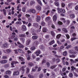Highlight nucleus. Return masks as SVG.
Listing matches in <instances>:
<instances>
[{"instance_id":"nucleus-40","label":"nucleus","mask_w":78,"mask_h":78,"mask_svg":"<svg viewBox=\"0 0 78 78\" xmlns=\"http://www.w3.org/2000/svg\"><path fill=\"white\" fill-rule=\"evenodd\" d=\"M26 7H23L22 10L23 12H26Z\"/></svg>"},{"instance_id":"nucleus-11","label":"nucleus","mask_w":78,"mask_h":78,"mask_svg":"<svg viewBox=\"0 0 78 78\" xmlns=\"http://www.w3.org/2000/svg\"><path fill=\"white\" fill-rule=\"evenodd\" d=\"M6 28H10V31H12V29H13L14 30H15V27H13L12 28V27L11 26H10L9 25H8L6 26Z\"/></svg>"},{"instance_id":"nucleus-26","label":"nucleus","mask_w":78,"mask_h":78,"mask_svg":"<svg viewBox=\"0 0 78 78\" xmlns=\"http://www.w3.org/2000/svg\"><path fill=\"white\" fill-rule=\"evenodd\" d=\"M71 68L72 69H71V70L72 71H73L76 70V68L73 67V66H71Z\"/></svg>"},{"instance_id":"nucleus-48","label":"nucleus","mask_w":78,"mask_h":78,"mask_svg":"<svg viewBox=\"0 0 78 78\" xmlns=\"http://www.w3.org/2000/svg\"><path fill=\"white\" fill-rule=\"evenodd\" d=\"M36 21L37 22H39V16H37V17H36Z\"/></svg>"},{"instance_id":"nucleus-33","label":"nucleus","mask_w":78,"mask_h":78,"mask_svg":"<svg viewBox=\"0 0 78 78\" xmlns=\"http://www.w3.org/2000/svg\"><path fill=\"white\" fill-rule=\"evenodd\" d=\"M60 37H61V34H58L57 35V36H56V38L59 39V38H60Z\"/></svg>"},{"instance_id":"nucleus-37","label":"nucleus","mask_w":78,"mask_h":78,"mask_svg":"<svg viewBox=\"0 0 78 78\" xmlns=\"http://www.w3.org/2000/svg\"><path fill=\"white\" fill-rule=\"evenodd\" d=\"M28 77L29 78H34V76H32V75L30 74L28 75Z\"/></svg>"},{"instance_id":"nucleus-17","label":"nucleus","mask_w":78,"mask_h":78,"mask_svg":"<svg viewBox=\"0 0 78 78\" xmlns=\"http://www.w3.org/2000/svg\"><path fill=\"white\" fill-rule=\"evenodd\" d=\"M0 63H1V64H2L6 63H7V60H1L0 62Z\"/></svg>"},{"instance_id":"nucleus-54","label":"nucleus","mask_w":78,"mask_h":78,"mask_svg":"<svg viewBox=\"0 0 78 78\" xmlns=\"http://www.w3.org/2000/svg\"><path fill=\"white\" fill-rule=\"evenodd\" d=\"M35 47H31V49H30V50H31V51H33L34 50H35Z\"/></svg>"},{"instance_id":"nucleus-16","label":"nucleus","mask_w":78,"mask_h":78,"mask_svg":"<svg viewBox=\"0 0 78 78\" xmlns=\"http://www.w3.org/2000/svg\"><path fill=\"white\" fill-rule=\"evenodd\" d=\"M33 26L35 28H37L39 27L38 26V24L36 23H33Z\"/></svg>"},{"instance_id":"nucleus-28","label":"nucleus","mask_w":78,"mask_h":78,"mask_svg":"<svg viewBox=\"0 0 78 78\" xmlns=\"http://www.w3.org/2000/svg\"><path fill=\"white\" fill-rule=\"evenodd\" d=\"M37 45H38V42L37 41L34 42V43H33V46H36Z\"/></svg>"},{"instance_id":"nucleus-52","label":"nucleus","mask_w":78,"mask_h":78,"mask_svg":"<svg viewBox=\"0 0 78 78\" xmlns=\"http://www.w3.org/2000/svg\"><path fill=\"white\" fill-rule=\"evenodd\" d=\"M70 61H71V62L72 63H76V61L73 60L72 59H71V60H70Z\"/></svg>"},{"instance_id":"nucleus-47","label":"nucleus","mask_w":78,"mask_h":78,"mask_svg":"<svg viewBox=\"0 0 78 78\" xmlns=\"http://www.w3.org/2000/svg\"><path fill=\"white\" fill-rule=\"evenodd\" d=\"M26 70H27L26 71V73L28 74V73H29V71L30 69H29V68H26Z\"/></svg>"},{"instance_id":"nucleus-62","label":"nucleus","mask_w":78,"mask_h":78,"mask_svg":"<svg viewBox=\"0 0 78 78\" xmlns=\"http://www.w3.org/2000/svg\"><path fill=\"white\" fill-rule=\"evenodd\" d=\"M19 59H21V61H23V58L21 57H19Z\"/></svg>"},{"instance_id":"nucleus-34","label":"nucleus","mask_w":78,"mask_h":78,"mask_svg":"<svg viewBox=\"0 0 78 78\" xmlns=\"http://www.w3.org/2000/svg\"><path fill=\"white\" fill-rule=\"evenodd\" d=\"M19 37H24V34H20L19 35Z\"/></svg>"},{"instance_id":"nucleus-12","label":"nucleus","mask_w":78,"mask_h":78,"mask_svg":"<svg viewBox=\"0 0 78 78\" xmlns=\"http://www.w3.org/2000/svg\"><path fill=\"white\" fill-rule=\"evenodd\" d=\"M3 48H8V44L5 43L4 44H3Z\"/></svg>"},{"instance_id":"nucleus-45","label":"nucleus","mask_w":78,"mask_h":78,"mask_svg":"<svg viewBox=\"0 0 78 78\" xmlns=\"http://www.w3.org/2000/svg\"><path fill=\"white\" fill-rule=\"evenodd\" d=\"M58 23V25H62V22H61V21H58V23Z\"/></svg>"},{"instance_id":"nucleus-39","label":"nucleus","mask_w":78,"mask_h":78,"mask_svg":"<svg viewBox=\"0 0 78 78\" xmlns=\"http://www.w3.org/2000/svg\"><path fill=\"white\" fill-rule=\"evenodd\" d=\"M26 57H27V60H30V55L27 54L26 55Z\"/></svg>"},{"instance_id":"nucleus-14","label":"nucleus","mask_w":78,"mask_h":78,"mask_svg":"<svg viewBox=\"0 0 78 78\" xmlns=\"http://www.w3.org/2000/svg\"><path fill=\"white\" fill-rule=\"evenodd\" d=\"M26 66H23L21 68V70H22V72H23L22 74H23V72H24V69L25 68H26Z\"/></svg>"},{"instance_id":"nucleus-61","label":"nucleus","mask_w":78,"mask_h":78,"mask_svg":"<svg viewBox=\"0 0 78 78\" xmlns=\"http://www.w3.org/2000/svg\"><path fill=\"white\" fill-rule=\"evenodd\" d=\"M76 39V37H73L72 38V39H71V40L72 41H73V40H75Z\"/></svg>"},{"instance_id":"nucleus-35","label":"nucleus","mask_w":78,"mask_h":78,"mask_svg":"<svg viewBox=\"0 0 78 78\" xmlns=\"http://www.w3.org/2000/svg\"><path fill=\"white\" fill-rule=\"evenodd\" d=\"M69 16H70L71 18L72 19H73V18H75V15H73V14H72L69 15Z\"/></svg>"},{"instance_id":"nucleus-5","label":"nucleus","mask_w":78,"mask_h":78,"mask_svg":"<svg viewBox=\"0 0 78 78\" xmlns=\"http://www.w3.org/2000/svg\"><path fill=\"white\" fill-rule=\"evenodd\" d=\"M37 69V71L39 72V67H37V66H35L34 68H32V71H36V69Z\"/></svg>"},{"instance_id":"nucleus-58","label":"nucleus","mask_w":78,"mask_h":78,"mask_svg":"<svg viewBox=\"0 0 78 78\" xmlns=\"http://www.w3.org/2000/svg\"><path fill=\"white\" fill-rule=\"evenodd\" d=\"M47 66L48 67H50V63L47 62Z\"/></svg>"},{"instance_id":"nucleus-21","label":"nucleus","mask_w":78,"mask_h":78,"mask_svg":"<svg viewBox=\"0 0 78 78\" xmlns=\"http://www.w3.org/2000/svg\"><path fill=\"white\" fill-rule=\"evenodd\" d=\"M54 43H55V41H54V40H52L51 41V42L49 43V44L50 45H51L53 44H54Z\"/></svg>"},{"instance_id":"nucleus-42","label":"nucleus","mask_w":78,"mask_h":78,"mask_svg":"<svg viewBox=\"0 0 78 78\" xmlns=\"http://www.w3.org/2000/svg\"><path fill=\"white\" fill-rule=\"evenodd\" d=\"M66 46V48H67V49H68V48H71V45H67L66 46Z\"/></svg>"},{"instance_id":"nucleus-6","label":"nucleus","mask_w":78,"mask_h":78,"mask_svg":"<svg viewBox=\"0 0 78 78\" xmlns=\"http://www.w3.org/2000/svg\"><path fill=\"white\" fill-rule=\"evenodd\" d=\"M17 63H18V62L15 61H13L12 62L11 66H12V68L14 67V66H13V65H14V64H16Z\"/></svg>"},{"instance_id":"nucleus-36","label":"nucleus","mask_w":78,"mask_h":78,"mask_svg":"<svg viewBox=\"0 0 78 78\" xmlns=\"http://www.w3.org/2000/svg\"><path fill=\"white\" fill-rule=\"evenodd\" d=\"M31 41L30 40H27V41L26 42V44H27V45H29V44L30 43V42Z\"/></svg>"},{"instance_id":"nucleus-4","label":"nucleus","mask_w":78,"mask_h":78,"mask_svg":"<svg viewBox=\"0 0 78 78\" xmlns=\"http://www.w3.org/2000/svg\"><path fill=\"white\" fill-rule=\"evenodd\" d=\"M38 32H39V30H32V32H33V33H32V35H36V33H37Z\"/></svg>"},{"instance_id":"nucleus-49","label":"nucleus","mask_w":78,"mask_h":78,"mask_svg":"<svg viewBox=\"0 0 78 78\" xmlns=\"http://www.w3.org/2000/svg\"><path fill=\"white\" fill-rule=\"evenodd\" d=\"M69 76L71 78L73 77V73H69Z\"/></svg>"},{"instance_id":"nucleus-24","label":"nucleus","mask_w":78,"mask_h":78,"mask_svg":"<svg viewBox=\"0 0 78 78\" xmlns=\"http://www.w3.org/2000/svg\"><path fill=\"white\" fill-rule=\"evenodd\" d=\"M73 50H69V53H71V54H76V53L75 52H73Z\"/></svg>"},{"instance_id":"nucleus-60","label":"nucleus","mask_w":78,"mask_h":78,"mask_svg":"<svg viewBox=\"0 0 78 78\" xmlns=\"http://www.w3.org/2000/svg\"><path fill=\"white\" fill-rule=\"evenodd\" d=\"M65 5V4H64V3L63 2H62L61 3V6L62 7H64V6Z\"/></svg>"},{"instance_id":"nucleus-20","label":"nucleus","mask_w":78,"mask_h":78,"mask_svg":"<svg viewBox=\"0 0 78 78\" xmlns=\"http://www.w3.org/2000/svg\"><path fill=\"white\" fill-rule=\"evenodd\" d=\"M5 74H6L9 75V76H10V75L11 74V71H6V72H5Z\"/></svg>"},{"instance_id":"nucleus-63","label":"nucleus","mask_w":78,"mask_h":78,"mask_svg":"<svg viewBox=\"0 0 78 78\" xmlns=\"http://www.w3.org/2000/svg\"><path fill=\"white\" fill-rule=\"evenodd\" d=\"M50 13V10H48L47 12H46V15H48V13Z\"/></svg>"},{"instance_id":"nucleus-23","label":"nucleus","mask_w":78,"mask_h":78,"mask_svg":"<svg viewBox=\"0 0 78 78\" xmlns=\"http://www.w3.org/2000/svg\"><path fill=\"white\" fill-rule=\"evenodd\" d=\"M56 67H57V65H53L51 66V67H50V68H51V69H53L56 68Z\"/></svg>"},{"instance_id":"nucleus-29","label":"nucleus","mask_w":78,"mask_h":78,"mask_svg":"<svg viewBox=\"0 0 78 78\" xmlns=\"http://www.w3.org/2000/svg\"><path fill=\"white\" fill-rule=\"evenodd\" d=\"M62 31L64 32L65 33H67V30H66V29L65 28L62 29Z\"/></svg>"},{"instance_id":"nucleus-31","label":"nucleus","mask_w":78,"mask_h":78,"mask_svg":"<svg viewBox=\"0 0 78 78\" xmlns=\"http://www.w3.org/2000/svg\"><path fill=\"white\" fill-rule=\"evenodd\" d=\"M37 38V36H32V39H33V40L36 39Z\"/></svg>"},{"instance_id":"nucleus-1","label":"nucleus","mask_w":78,"mask_h":78,"mask_svg":"<svg viewBox=\"0 0 78 78\" xmlns=\"http://www.w3.org/2000/svg\"><path fill=\"white\" fill-rule=\"evenodd\" d=\"M14 53L15 54H18V53H21V54H23V50L22 49H19L17 50H14Z\"/></svg>"},{"instance_id":"nucleus-19","label":"nucleus","mask_w":78,"mask_h":78,"mask_svg":"<svg viewBox=\"0 0 78 78\" xmlns=\"http://www.w3.org/2000/svg\"><path fill=\"white\" fill-rule=\"evenodd\" d=\"M52 60L53 62H55V60H56V61H57V62H60V59L58 58H57V59H55V58H53Z\"/></svg>"},{"instance_id":"nucleus-27","label":"nucleus","mask_w":78,"mask_h":78,"mask_svg":"<svg viewBox=\"0 0 78 78\" xmlns=\"http://www.w3.org/2000/svg\"><path fill=\"white\" fill-rule=\"evenodd\" d=\"M55 33H54V31H51V35H52V36L53 37H55Z\"/></svg>"},{"instance_id":"nucleus-25","label":"nucleus","mask_w":78,"mask_h":78,"mask_svg":"<svg viewBox=\"0 0 78 78\" xmlns=\"http://www.w3.org/2000/svg\"><path fill=\"white\" fill-rule=\"evenodd\" d=\"M55 5H56L57 7H59V3L58 2H57V1H55V2L54 3Z\"/></svg>"},{"instance_id":"nucleus-51","label":"nucleus","mask_w":78,"mask_h":78,"mask_svg":"<svg viewBox=\"0 0 78 78\" xmlns=\"http://www.w3.org/2000/svg\"><path fill=\"white\" fill-rule=\"evenodd\" d=\"M44 25H45V23L43 21L41 22V26H44Z\"/></svg>"},{"instance_id":"nucleus-43","label":"nucleus","mask_w":78,"mask_h":78,"mask_svg":"<svg viewBox=\"0 0 78 78\" xmlns=\"http://www.w3.org/2000/svg\"><path fill=\"white\" fill-rule=\"evenodd\" d=\"M76 57V56H75V55H69V57L71 58H75Z\"/></svg>"},{"instance_id":"nucleus-53","label":"nucleus","mask_w":78,"mask_h":78,"mask_svg":"<svg viewBox=\"0 0 78 78\" xmlns=\"http://www.w3.org/2000/svg\"><path fill=\"white\" fill-rule=\"evenodd\" d=\"M66 55H67V53H66V51L64 52L63 53V56H66Z\"/></svg>"},{"instance_id":"nucleus-8","label":"nucleus","mask_w":78,"mask_h":78,"mask_svg":"<svg viewBox=\"0 0 78 78\" xmlns=\"http://www.w3.org/2000/svg\"><path fill=\"white\" fill-rule=\"evenodd\" d=\"M51 20V18L50 17H48L46 18L45 19V20H46V22L48 23L50 22V20Z\"/></svg>"},{"instance_id":"nucleus-3","label":"nucleus","mask_w":78,"mask_h":78,"mask_svg":"<svg viewBox=\"0 0 78 78\" xmlns=\"http://www.w3.org/2000/svg\"><path fill=\"white\" fill-rule=\"evenodd\" d=\"M11 35H11V39H14V41H17V38L15 37V35H16V34H15V33H12V34H11Z\"/></svg>"},{"instance_id":"nucleus-13","label":"nucleus","mask_w":78,"mask_h":78,"mask_svg":"<svg viewBox=\"0 0 78 78\" xmlns=\"http://www.w3.org/2000/svg\"><path fill=\"white\" fill-rule=\"evenodd\" d=\"M19 74V72L18 71H14V73H13V75L17 76Z\"/></svg>"},{"instance_id":"nucleus-59","label":"nucleus","mask_w":78,"mask_h":78,"mask_svg":"<svg viewBox=\"0 0 78 78\" xmlns=\"http://www.w3.org/2000/svg\"><path fill=\"white\" fill-rule=\"evenodd\" d=\"M65 23H66V24L68 25L69 24V23H70V21H69V20H66V22Z\"/></svg>"},{"instance_id":"nucleus-55","label":"nucleus","mask_w":78,"mask_h":78,"mask_svg":"<svg viewBox=\"0 0 78 78\" xmlns=\"http://www.w3.org/2000/svg\"><path fill=\"white\" fill-rule=\"evenodd\" d=\"M35 2H34V1H31V2L30 3V4H31V5L34 4H35Z\"/></svg>"},{"instance_id":"nucleus-10","label":"nucleus","mask_w":78,"mask_h":78,"mask_svg":"<svg viewBox=\"0 0 78 78\" xmlns=\"http://www.w3.org/2000/svg\"><path fill=\"white\" fill-rule=\"evenodd\" d=\"M35 12H36V11H35V10L34 9H31L29 10V12L34 13H35Z\"/></svg>"},{"instance_id":"nucleus-64","label":"nucleus","mask_w":78,"mask_h":78,"mask_svg":"<svg viewBox=\"0 0 78 78\" xmlns=\"http://www.w3.org/2000/svg\"><path fill=\"white\" fill-rule=\"evenodd\" d=\"M4 78H9V76H8V75H5L4 76Z\"/></svg>"},{"instance_id":"nucleus-9","label":"nucleus","mask_w":78,"mask_h":78,"mask_svg":"<svg viewBox=\"0 0 78 78\" xmlns=\"http://www.w3.org/2000/svg\"><path fill=\"white\" fill-rule=\"evenodd\" d=\"M57 20V16L55 15H54V16H53V21L54 22H56V20Z\"/></svg>"},{"instance_id":"nucleus-30","label":"nucleus","mask_w":78,"mask_h":78,"mask_svg":"<svg viewBox=\"0 0 78 78\" xmlns=\"http://www.w3.org/2000/svg\"><path fill=\"white\" fill-rule=\"evenodd\" d=\"M20 39L21 40V41H22L23 43L24 42V39L23 38H20Z\"/></svg>"},{"instance_id":"nucleus-22","label":"nucleus","mask_w":78,"mask_h":78,"mask_svg":"<svg viewBox=\"0 0 78 78\" xmlns=\"http://www.w3.org/2000/svg\"><path fill=\"white\" fill-rule=\"evenodd\" d=\"M48 31V30L46 29V28L45 27H44V28H42V32H45L46 31Z\"/></svg>"},{"instance_id":"nucleus-15","label":"nucleus","mask_w":78,"mask_h":78,"mask_svg":"<svg viewBox=\"0 0 78 78\" xmlns=\"http://www.w3.org/2000/svg\"><path fill=\"white\" fill-rule=\"evenodd\" d=\"M26 26H24V25H23V26H22V30L24 31H26Z\"/></svg>"},{"instance_id":"nucleus-2","label":"nucleus","mask_w":78,"mask_h":78,"mask_svg":"<svg viewBox=\"0 0 78 78\" xmlns=\"http://www.w3.org/2000/svg\"><path fill=\"white\" fill-rule=\"evenodd\" d=\"M57 10L58 11V13H65V10H63L58 7L57 8Z\"/></svg>"},{"instance_id":"nucleus-46","label":"nucleus","mask_w":78,"mask_h":78,"mask_svg":"<svg viewBox=\"0 0 78 78\" xmlns=\"http://www.w3.org/2000/svg\"><path fill=\"white\" fill-rule=\"evenodd\" d=\"M74 48L75 49V50H76V51H78V46H75V47H74Z\"/></svg>"},{"instance_id":"nucleus-38","label":"nucleus","mask_w":78,"mask_h":78,"mask_svg":"<svg viewBox=\"0 0 78 78\" xmlns=\"http://www.w3.org/2000/svg\"><path fill=\"white\" fill-rule=\"evenodd\" d=\"M15 24H21V22L20 21H17L15 23Z\"/></svg>"},{"instance_id":"nucleus-57","label":"nucleus","mask_w":78,"mask_h":78,"mask_svg":"<svg viewBox=\"0 0 78 78\" xmlns=\"http://www.w3.org/2000/svg\"><path fill=\"white\" fill-rule=\"evenodd\" d=\"M4 67L5 68H8V67H9V65L8 64L5 65L4 66Z\"/></svg>"},{"instance_id":"nucleus-18","label":"nucleus","mask_w":78,"mask_h":78,"mask_svg":"<svg viewBox=\"0 0 78 78\" xmlns=\"http://www.w3.org/2000/svg\"><path fill=\"white\" fill-rule=\"evenodd\" d=\"M1 12L3 11V13H4V15H5L6 14V11L5 9H3V10H1Z\"/></svg>"},{"instance_id":"nucleus-44","label":"nucleus","mask_w":78,"mask_h":78,"mask_svg":"<svg viewBox=\"0 0 78 78\" xmlns=\"http://www.w3.org/2000/svg\"><path fill=\"white\" fill-rule=\"evenodd\" d=\"M39 48H40V49L41 50H43V49H44V47L43 46L41 45L39 46Z\"/></svg>"},{"instance_id":"nucleus-32","label":"nucleus","mask_w":78,"mask_h":78,"mask_svg":"<svg viewBox=\"0 0 78 78\" xmlns=\"http://www.w3.org/2000/svg\"><path fill=\"white\" fill-rule=\"evenodd\" d=\"M28 65H29L30 67H32V66H33V63L29 62V63H28Z\"/></svg>"},{"instance_id":"nucleus-41","label":"nucleus","mask_w":78,"mask_h":78,"mask_svg":"<svg viewBox=\"0 0 78 78\" xmlns=\"http://www.w3.org/2000/svg\"><path fill=\"white\" fill-rule=\"evenodd\" d=\"M35 54H36V56H39V51H36V52H35Z\"/></svg>"},{"instance_id":"nucleus-7","label":"nucleus","mask_w":78,"mask_h":78,"mask_svg":"<svg viewBox=\"0 0 78 78\" xmlns=\"http://www.w3.org/2000/svg\"><path fill=\"white\" fill-rule=\"evenodd\" d=\"M17 44H19V48H23V44H20V43H19V42H17Z\"/></svg>"},{"instance_id":"nucleus-56","label":"nucleus","mask_w":78,"mask_h":78,"mask_svg":"<svg viewBox=\"0 0 78 78\" xmlns=\"http://www.w3.org/2000/svg\"><path fill=\"white\" fill-rule=\"evenodd\" d=\"M75 10H78V5L76 6V7H75Z\"/></svg>"},{"instance_id":"nucleus-50","label":"nucleus","mask_w":78,"mask_h":78,"mask_svg":"<svg viewBox=\"0 0 78 78\" xmlns=\"http://www.w3.org/2000/svg\"><path fill=\"white\" fill-rule=\"evenodd\" d=\"M43 77V74H40L39 75V78H42Z\"/></svg>"}]
</instances>
